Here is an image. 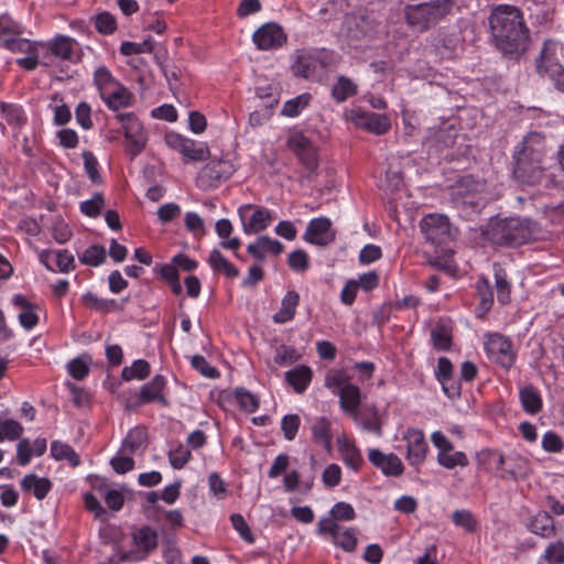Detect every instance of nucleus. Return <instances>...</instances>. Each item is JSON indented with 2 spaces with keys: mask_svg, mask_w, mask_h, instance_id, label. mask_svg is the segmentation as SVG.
Listing matches in <instances>:
<instances>
[{
  "mask_svg": "<svg viewBox=\"0 0 564 564\" xmlns=\"http://www.w3.org/2000/svg\"><path fill=\"white\" fill-rule=\"evenodd\" d=\"M489 26L495 45L502 54L517 57L527 50L529 30L518 8L498 6L489 15Z\"/></svg>",
  "mask_w": 564,
  "mask_h": 564,
  "instance_id": "nucleus-1",
  "label": "nucleus"
},
{
  "mask_svg": "<svg viewBox=\"0 0 564 564\" xmlns=\"http://www.w3.org/2000/svg\"><path fill=\"white\" fill-rule=\"evenodd\" d=\"M544 144L538 134L527 135L514 149L513 177L523 185L540 184L544 177Z\"/></svg>",
  "mask_w": 564,
  "mask_h": 564,
  "instance_id": "nucleus-2",
  "label": "nucleus"
},
{
  "mask_svg": "<svg viewBox=\"0 0 564 564\" xmlns=\"http://www.w3.org/2000/svg\"><path fill=\"white\" fill-rule=\"evenodd\" d=\"M454 0H408L403 7L406 24L416 32H426L451 13Z\"/></svg>",
  "mask_w": 564,
  "mask_h": 564,
  "instance_id": "nucleus-3",
  "label": "nucleus"
},
{
  "mask_svg": "<svg viewBox=\"0 0 564 564\" xmlns=\"http://www.w3.org/2000/svg\"><path fill=\"white\" fill-rule=\"evenodd\" d=\"M532 225L530 220L520 218L495 220L488 225L485 236L492 245L517 247L533 238Z\"/></svg>",
  "mask_w": 564,
  "mask_h": 564,
  "instance_id": "nucleus-4",
  "label": "nucleus"
},
{
  "mask_svg": "<svg viewBox=\"0 0 564 564\" xmlns=\"http://www.w3.org/2000/svg\"><path fill=\"white\" fill-rule=\"evenodd\" d=\"M325 387L339 398L340 409L357 419L361 403L359 387L351 383V377L344 369H332L325 376Z\"/></svg>",
  "mask_w": 564,
  "mask_h": 564,
  "instance_id": "nucleus-5",
  "label": "nucleus"
},
{
  "mask_svg": "<svg viewBox=\"0 0 564 564\" xmlns=\"http://www.w3.org/2000/svg\"><path fill=\"white\" fill-rule=\"evenodd\" d=\"M486 184L471 175H466L456 184L453 199L465 212L479 213L487 203Z\"/></svg>",
  "mask_w": 564,
  "mask_h": 564,
  "instance_id": "nucleus-6",
  "label": "nucleus"
},
{
  "mask_svg": "<svg viewBox=\"0 0 564 564\" xmlns=\"http://www.w3.org/2000/svg\"><path fill=\"white\" fill-rule=\"evenodd\" d=\"M556 46V41L545 40L539 56L534 59V66L539 75L549 76L554 87L564 93V66L555 58Z\"/></svg>",
  "mask_w": 564,
  "mask_h": 564,
  "instance_id": "nucleus-7",
  "label": "nucleus"
},
{
  "mask_svg": "<svg viewBox=\"0 0 564 564\" xmlns=\"http://www.w3.org/2000/svg\"><path fill=\"white\" fill-rule=\"evenodd\" d=\"M332 64V55L325 51L306 52L299 55L292 66L294 75L311 79L319 80L323 78Z\"/></svg>",
  "mask_w": 564,
  "mask_h": 564,
  "instance_id": "nucleus-8",
  "label": "nucleus"
},
{
  "mask_svg": "<svg viewBox=\"0 0 564 564\" xmlns=\"http://www.w3.org/2000/svg\"><path fill=\"white\" fill-rule=\"evenodd\" d=\"M116 119L122 124L127 140V151L131 159L142 152L147 143V132L140 119L133 112H120Z\"/></svg>",
  "mask_w": 564,
  "mask_h": 564,
  "instance_id": "nucleus-9",
  "label": "nucleus"
},
{
  "mask_svg": "<svg viewBox=\"0 0 564 564\" xmlns=\"http://www.w3.org/2000/svg\"><path fill=\"white\" fill-rule=\"evenodd\" d=\"M235 172L234 164L228 160H212L199 172L197 182L199 187L216 188L227 181Z\"/></svg>",
  "mask_w": 564,
  "mask_h": 564,
  "instance_id": "nucleus-10",
  "label": "nucleus"
},
{
  "mask_svg": "<svg viewBox=\"0 0 564 564\" xmlns=\"http://www.w3.org/2000/svg\"><path fill=\"white\" fill-rule=\"evenodd\" d=\"M76 41L66 35H56L48 42H41L42 65L52 66L54 58L72 61Z\"/></svg>",
  "mask_w": 564,
  "mask_h": 564,
  "instance_id": "nucleus-11",
  "label": "nucleus"
},
{
  "mask_svg": "<svg viewBox=\"0 0 564 564\" xmlns=\"http://www.w3.org/2000/svg\"><path fill=\"white\" fill-rule=\"evenodd\" d=\"M420 228L429 242L434 246H441L449 237L451 224L444 215L430 214L422 218Z\"/></svg>",
  "mask_w": 564,
  "mask_h": 564,
  "instance_id": "nucleus-12",
  "label": "nucleus"
},
{
  "mask_svg": "<svg viewBox=\"0 0 564 564\" xmlns=\"http://www.w3.org/2000/svg\"><path fill=\"white\" fill-rule=\"evenodd\" d=\"M238 214L242 221L243 231L247 235L263 231L273 219L269 209L256 207L251 204L240 206Z\"/></svg>",
  "mask_w": 564,
  "mask_h": 564,
  "instance_id": "nucleus-13",
  "label": "nucleus"
},
{
  "mask_svg": "<svg viewBox=\"0 0 564 564\" xmlns=\"http://www.w3.org/2000/svg\"><path fill=\"white\" fill-rule=\"evenodd\" d=\"M485 350L491 361L505 369L511 368L514 364L511 341L502 335H490L485 343Z\"/></svg>",
  "mask_w": 564,
  "mask_h": 564,
  "instance_id": "nucleus-14",
  "label": "nucleus"
},
{
  "mask_svg": "<svg viewBox=\"0 0 564 564\" xmlns=\"http://www.w3.org/2000/svg\"><path fill=\"white\" fill-rule=\"evenodd\" d=\"M253 43L261 51H270L282 47L288 36L284 30L274 22L261 25L252 35Z\"/></svg>",
  "mask_w": 564,
  "mask_h": 564,
  "instance_id": "nucleus-15",
  "label": "nucleus"
},
{
  "mask_svg": "<svg viewBox=\"0 0 564 564\" xmlns=\"http://www.w3.org/2000/svg\"><path fill=\"white\" fill-rule=\"evenodd\" d=\"M303 239L317 247H326L334 242L336 234L332 229V221L327 217L313 218L308 221Z\"/></svg>",
  "mask_w": 564,
  "mask_h": 564,
  "instance_id": "nucleus-16",
  "label": "nucleus"
},
{
  "mask_svg": "<svg viewBox=\"0 0 564 564\" xmlns=\"http://www.w3.org/2000/svg\"><path fill=\"white\" fill-rule=\"evenodd\" d=\"M368 459L384 476L399 477L404 471L402 460L393 453L384 454L378 448H371L368 453Z\"/></svg>",
  "mask_w": 564,
  "mask_h": 564,
  "instance_id": "nucleus-17",
  "label": "nucleus"
},
{
  "mask_svg": "<svg viewBox=\"0 0 564 564\" xmlns=\"http://www.w3.org/2000/svg\"><path fill=\"white\" fill-rule=\"evenodd\" d=\"M406 441V459L412 466L423 464L429 451V445L421 430H409L404 436Z\"/></svg>",
  "mask_w": 564,
  "mask_h": 564,
  "instance_id": "nucleus-18",
  "label": "nucleus"
},
{
  "mask_svg": "<svg viewBox=\"0 0 564 564\" xmlns=\"http://www.w3.org/2000/svg\"><path fill=\"white\" fill-rule=\"evenodd\" d=\"M529 473V459L518 453H509L503 457V466L499 473V478L503 480L523 479Z\"/></svg>",
  "mask_w": 564,
  "mask_h": 564,
  "instance_id": "nucleus-19",
  "label": "nucleus"
},
{
  "mask_svg": "<svg viewBox=\"0 0 564 564\" xmlns=\"http://www.w3.org/2000/svg\"><path fill=\"white\" fill-rule=\"evenodd\" d=\"M354 122L357 127L377 135L387 133L391 128L389 117L377 112H358L354 117Z\"/></svg>",
  "mask_w": 564,
  "mask_h": 564,
  "instance_id": "nucleus-20",
  "label": "nucleus"
},
{
  "mask_svg": "<svg viewBox=\"0 0 564 564\" xmlns=\"http://www.w3.org/2000/svg\"><path fill=\"white\" fill-rule=\"evenodd\" d=\"M290 149L310 170L317 166V152L313 143L303 134H296L289 140Z\"/></svg>",
  "mask_w": 564,
  "mask_h": 564,
  "instance_id": "nucleus-21",
  "label": "nucleus"
},
{
  "mask_svg": "<svg viewBox=\"0 0 564 564\" xmlns=\"http://www.w3.org/2000/svg\"><path fill=\"white\" fill-rule=\"evenodd\" d=\"M166 384L167 381L164 376H154L150 382L141 387V398H143L147 403L156 402L164 408L169 406L170 401L164 393Z\"/></svg>",
  "mask_w": 564,
  "mask_h": 564,
  "instance_id": "nucleus-22",
  "label": "nucleus"
},
{
  "mask_svg": "<svg viewBox=\"0 0 564 564\" xmlns=\"http://www.w3.org/2000/svg\"><path fill=\"white\" fill-rule=\"evenodd\" d=\"M12 303L20 308L18 319L21 326L26 330L33 329L40 321L37 314L39 306L31 303L25 296L20 294H15L12 297Z\"/></svg>",
  "mask_w": 564,
  "mask_h": 564,
  "instance_id": "nucleus-23",
  "label": "nucleus"
},
{
  "mask_svg": "<svg viewBox=\"0 0 564 564\" xmlns=\"http://www.w3.org/2000/svg\"><path fill=\"white\" fill-rule=\"evenodd\" d=\"M283 249L284 247L279 240L269 236H260L247 247L248 253L258 261H263L268 253L279 256Z\"/></svg>",
  "mask_w": 564,
  "mask_h": 564,
  "instance_id": "nucleus-24",
  "label": "nucleus"
},
{
  "mask_svg": "<svg viewBox=\"0 0 564 564\" xmlns=\"http://www.w3.org/2000/svg\"><path fill=\"white\" fill-rule=\"evenodd\" d=\"M529 530L543 539L554 538L557 533L555 521L546 511H540L530 519Z\"/></svg>",
  "mask_w": 564,
  "mask_h": 564,
  "instance_id": "nucleus-25",
  "label": "nucleus"
},
{
  "mask_svg": "<svg viewBox=\"0 0 564 564\" xmlns=\"http://www.w3.org/2000/svg\"><path fill=\"white\" fill-rule=\"evenodd\" d=\"M458 138L457 130L453 127H442L437 130H431L426 138L427 142L441 154L444 150L452 149Z\"/></svg>",
  "mask_w": 564,
  "mask_h": 564,
  "instance_id": "nucleus-26",
  "label": "nucleus"
},
{
  "mask_svg": "<svg viewBox=\"0 0 564 564\" xmlns=\"http://www.w3.org/2000/svg\"><path fill=\"white\" fill-rule=\"evenodd\" d=\"M23 491L32 494L37 500H43L52 489V481L36 474H28L21 480Z\"/></svg>",
  "mask_w": 564,
  "mask_h": 564,
  "instance_id": "nucleus-27",
  "label": "nucleus"
},
{
  "mask_svg": "<svg viewBox=\"0 0 564 564\" xmlns=\"http://www.w3.org/2000/svg\"><path fill=\"white\" fill-rule=\"evenodd\" d=\"M100 98L110 110L117 111L131 105L132 94L122 84H119L117 87L106 90Z\"/></svg>",
  "mask_w": 564,
  "mask_h": 564,
  "instance_id": "nucleus-28",
  "label": "nucleus"
},
{
  "mask_svg": "<svg viewBox=\"0 0 564 564\" xmlns=\"http://www.w3.org/2000/svg\"><path fill=\"white\" fill-rule=\"evenodd\" d=\"M132 540L138 551L148 555L158 546V533L149 525L141 527L132 533Z\"/></svg>",
  "mask_w": 564,
  "mask_h": 564,
  "instance_id": "nucleus-29",
  "label": "nucleus"
},
{
  "mask_svg": "<svg viewBox=\"0 0 564 564\" xmlns=\"http://www.w3.org/2000/svg\"><path fill=\"white\" fill-rule=\"evenodd\" d=\"M338 449L341 456L344 464L357 471L360 469L364 464V459L359 448L355 445L354 442L347 438H338Z\"/></svg>",
  "mask_w": 564,
  "mask_h": 564,
  "instance_id": "nucleus-30",
  "label": "nucleus"
},
{
  "mask_svg": "<svg viewBox=\"0 0 564 564\" xmlns=\"http://www.w3.org/2000/svg\"><path fill=\"white\" fill-rule=\"evenodd\" d=\"M300 303V295L296 291H288L283 296L280 310L273 315V321L278 324H284L292 321Z\"/></svg>",
  "mask_w": 564,
  "mask_h": 564,
  "instance_id": "nucleus-31",
  "label": "nucleus"
},
{
  "mask_svg": "<svg viewBox=\"0 0 564 564\" xmlns=\"http://www.w3.org/2000/svg\"><path fill=\"white\" fill-rule=\"evenodd\" d=\"M313 372L308 366L301 365L285 372L288 383L297 393H303L312 381Z\"/></svg>",
  "mask_w": 564,
  "mask_h": 564,
  "instance_id": "nucleus-32",
  "label": "nucleus"
},
{
  "mask_svg": "<svg viewBox=\"0 0 564 564\" xmlns=\"http://www.w3.org/2000/svg\"><path fill=\"white\" fill-rule=\"evenodd\" d=\"M312 438L313 442L323 446L326 451L332 449V429L330 422L325 416L315 419L312 425Z\"/></svg>",
  "mask_w": 564,
  "mask_h": 564,
  "instance_id": "nucleus-33",
  "label": "nucleus"
},
{
  "mask_svg": "<svg viewBox=\"0 0 564 564\" xmlns=\"http://www.w3.org/2000/svg\"><path fill=\"white\" fill-rule=\"evenodd\" d=\"M505 455L497 449H484L476 454L477 464L487 471L495 473L499 477L502 470Z\"/></svg>",
  "mask_w": 564,
  "mask_h": 564,
  "instance_id": "nucleus-34",
  "label": "nucleus"
},
{
  "mask_svg": "<svg viewBox=\"0 0 564 564\" xmlns=\"http://www.w3.org/2000/svg\"><path fill=\"white\" fill-rule=\"evenodd\" d=\"M519 398L523 410L534 415L542 409V398L539 390L532 384H528L520 389Z\"/></svg>",
  "mask_w": 564,
  "mask_h": 564,
  "instance_id": "nucleus-35",
  "label": "nucleus"
},
{
  "mask_svg": "<svg viewBox=\"0 0 564 564\" xmlns=\"http://www.w3.org/2000/svg\"><path fill=\"white\" fill-rule=\"evenodd\" d=\"M208 263L214 272L221 273L229 279H234L239 275V270L228 261L218 249H213L210 251Z\"/></svg>",
  "mask_w": 564,
  "mask_h": 564,
  "instance_id": "nucleus-36",
  "label": "nucleus"
},
{
  "mask_svg": "<svg viewBox=\"0 0 564 564\" xmlns=\"http://www.w3.org/2000/svg\"><path fill=\"white\" fill-rule=\"evenodd\" d=\"M357 94V85L348 77L341 75L332 88V97L336 102H344Z\"/></svg>",
  "mask_w": 564,
  "mask_h": 564,
  "instance_id": "nucleus-37",
  "label": "nucleus"
},
{
  "mask_svg": "<svg viewBox=\"0 0 564 564\" xmlns=\"http://www.w3.org/2000/svg\"><path fill=\"white\" fill-rule=\"evenodd\" d=\"M148 433L145 427L137 426L129 431L123 440L121 451L129 455L134 454L145 442Z\"/></svg>",
  "mask_w": 564,
  "mask_h": 564,
  "instance_id": "nucleus-38",
  "label": "nucleus"
},
{
  "mask_svg": "<svg viewBox=\"0 0 564 564\" xmlns=\"http://www.w3.org/2000/svg\"><path fill=\"white\" fill-rule=\"evenodd\" d=\"M51 455L56 460H67L73 467H77L80 464V458L74 448L59 441L51 443Z\"/></svg>",
  "mask_w": 564,
  "mask_h": 564,
  "instance_id": "nucleus-39",
  "label": "nucleus"
},
{
  "mask_svg": "<svg viewBox=\"0 0 564 564\" xmlns=\"http://www.w3.org/2000/svg\"><path fill=\"white\" fill-rule=\"evenodd\" d=\"M0 110L3 119L12 127H21L26 122L25 112L18 104L1 102Z\"/></svg>",
  "mask_w": 564,
  "mask_h": 564,
  "instance_id": "nucleus-40",
  "label": "nucleus"
},
{
  "mask_svg": "<svg viewBox=\"0 0 564 564\" xmlns=\"http://www.w3.org/2000/svg\"><path fill=\"white\" fill-rule=\"evenodd\" d=\"M83 302L87 307L101 313H108L121 308L116 300L102 299L91 292H87L83 295Z\"/></svg>",
  "mask_w": 564,
  "mask_h": 564,
  "instance_id": "nucleus-41",
  "label": "nucleus"
},
{
  "mask_svg": "<svg viewBox=\"0 0 564 564\" xmlns=\"http://www.w3.org/2000/svg\"><path fill=\"white\" fill-rule=\"evenodd\" d=\"M151 372L150 364L144 359H138L131 366H127L121 371V378L124 381L143 380L149 377Z\"/></svg>",
  "mask_w": 564,
  "mask_h": 564,
  "instance_id": "nucleus-42",
  "label": "nucleus"
},
{
  "mask_svg": "<svg viewBox=\"0 0 564 564\" xmlns=\"http://www.w3.org/2000/svg\"><path fill=\"white\" fill-rule=\"evenodd\" d=\"M4 47L12 53L33 54L35 51H42L41 42H32L23 37H10L3 43Z\"/></svg>",
  "mask_w": 564,
  "mask_h": 564,
  "instance_id": "nucleus-43",
  "label": "nucleus"
},
{
  "mask_svg": "<svg viewBox=\"0 0 564 564\" xmlns=\"http://www.w3.org/2000/svg\"><path fill=\"white\" fill-rule=\"evenodd\" d=\"M312 99L311 94L304 93L290 100H288L281 110V115L290 118L299 116L308 105Z\"/></svg>",
  "mask_w": 564,
  "mask_h": 564,
  "instance_id": "nucleus-44",
  "label": "nucleus"
},
{
  "mask_svg": "<svg viewBox=\"0 0 564 564\" xmlns=\"http://www.w3.org/2000/svg\"><path fill=\"white\" fill-rule=\"evenodd\" d=\"M94 84L96 85L99 95H104L106 90H110L117 87L120 83L111 75L110 70L100 66L95 70L94 74Z\"/></svg>",
  "mask_w": 564,
  "mask_h": 564,
  "instance_id": "nucleus-45",
  "label": "nucleus"
},
{
  "mask_svg": "<svg viewBox=\"0 0 564 564\" xmlns=\"http://www.w3.org/2000/svg\"><path fill=\"white\" fill-rule=\"evenodd\" d=\"M437 463L446 469H454L457 466H468L469 460L464 452L453 451L447 453H437Z\"/></svg>",
  "mask_w": 564,
  "mask_h": 564,
  "instance_id": "nucleus-46",
  "label": "nucleus"
},
{
  "mask_svg": "<svg viewBox=\"0 0 564 564\" xmlns=\"http://www.w3.org/2000/svg\"><path fill=\"white\" fill-rule=\"evenodd\" d=\"M431 340L436 350H449L452 347V333L446 326L437 325L431 330Z\"/></svg>",
  "mask_w": 564,
  "mask_h": 564,
  "instance_id": "nucleus-47",
  "label": "nucleus"
},
{
  "mask_svg": "<svg viewBox=\"0 0 564 564\" xmlns=\"http://www.w3.org/2000/svg\"><path fill=\"white\" fill-rule=\"evenodd\" d=\"M452 521L456 527L463 528L468 533H474L479 527L471 511L466 509L455 510L452 514Z\"/></svg>",
  "mask_w": 564,
  "mask_h": 564,
  "instance_id": "nucleus-48",
  "label": "nucleus"
},
{
  "mask_svg": "<svg viewBox=\"0 0 564 564\" xmlns=\"http://www.w3.org/2000/svg\"><path fill=\"white\" fill-rule=\"evenodd\" d=\"M355 423L360 425L364 430L376 434L377 436L382 435V426L377 410H372L369 416L362 415L360 411L357 412V419H352Z\"/></svg>",
  "mask_w": 564,
  "mask_h": 564,
  "instance_id": "nucleus-49",
  "label": "nucleus"
},
{
  "mask_svg": "<svg viewBox=\"0 0 564 564\" xmlns=\"http://www.w3.org/2000/svg\"><path fill=\"white\" fill-rule=\"evenodd\" d=\"M234 395L241 410L248 413H254L259 409V399L249 390L237 388L234 391Z\"/></svg>",
  "mask_w": 564,
  "mask_h": 564,
  "instance_id": "nucleus-50",
  "label": "nucleus"
},
{
  "mask_svg": "<svg viewBox=\"0 0 564 564\" xmlns=\"http://www.w3.org/2000/svg\"><path fill=\"white\" fill-rule=\"evenodd\" d=\"M106 260V249L99 245L88 247L80 256L79 261L83 264L98 267Z\"/></svg>",
  "mask_w": 564,
  "mask_h": 564,
  "instance_id": "nucleus-51",
  "label": "nucleus"
},
{
  "mask_svg": "<svg viewBox=\"0 0 564 564\" xmlns=\"http://www.w3.org/2000/svg\"><path fill=\"white\" fill-rule=\"evenodd\" d=\"M23 426L15 420L7 419L0 421V443L3 441H15L23 434Z\"/></svg>",
  "mask_w": 564,
  "mask_h": 564,
  "instance_id": "nucleus-52",
  "label": "nucleus"
},
{
  "mask_svg": "<svg viewBox=\"0 0 564 564\" xmlns=\"http://www.w3.org/2000/svg\"><path fill=\"white\" fill-rule=\"evenodd\" d=\"M94 26L100 34L109 35L117 30L116 18L108 11H102L93 18Z\"/></svg>",
  "mask_w": 564,
  "mask_h": 564,
  "instance_id": "nucleus-53",
  "label": "nucleus"
},
{
  "mask_svg": "<svg viewBox=\"0 0 564 564\" xmlns=\"http://www.w3.org/2000/svg\"><path fill=\"white\" fill-rule=\"evenodd\" d=\"M182 154L192 161H205L209 158V149L204 143L188 139Z\"/></svg>",
  "mask_w": 564,
  "mask_h": 564,
  "instance_id": "nucleus-54",
  "label": "nucleus"
},
{
  "mask_svg": "<svg viewBox=\"0 0 564 564\" xmlns=\"http://www.w3.org/2000/svg\"><path fill=\"white\" fill-rule=\"evenodd\" d=\"M154 48V42L151 37L145 39L141 43L124 41L120 45V53L126 56L142 53H151Z\"/></svg>",
  "mask_w": 564,
  "mask_h": 564,
  "instance_id": "nucleus-55",
  "label": "nucleus"
},
{
  "mask_svg": "<svg viewBox=\"0 0 564 564\" xmlns=\"http://www.w3.org/2000/svg\"><path fill=\"white\" fill-rule=\"evenodd\" d=\"M105 206V199L101 193H95L91 199L84 200L79 205L80 212L88 216L96 218L100 215Z\"/></svg>",
  "mask_w": 564,
  "mask_h": 564,
  "instance_id": "nucleus-56",
  "label": "nucleus"
},
{
  "mask_svg": "<svg viewBox=\"0 0 564 564\" xmlns=\"http://www.w3.org/2000/svg\"><path fill=\"white\" fill-rule=\"evenodd\" d=\"M334 543L346 552H352L357 546L356 531L352 528L345 529L343 532L338 531L337 535L333 538Z\"/></svg>",
  "mask_w": 564,
  "mask_h": 564,
  "instance_id": "nucleus-57",
  "label": "nucleus"
},
{
  "mask_svg": "<svg viewBox=\"0 0 564 564\" xmlns=\"http://www.w3.org/2000/svg\"><path fill=\"white\" fill-rule=\"evenodd\" d=\"M495 280L497 300L501 305H506L510 301V283L508 282L506 274L502 270L496 271Z\"/></svg>",
  "mask_w": 564,
  "mask_h": 564,
  "instance_id": "nucleus-58",
  "label": "nucleus"
},
{
  "mask_svg": "<svg viewBox=\"0 0 564 564\" xmlns=\"http://www.w3.org/2000/svg\"><path fill=\"white\" fill-rule=\"evenodd\" d=\"M301 425V419L297 414H286L281 420V430L283 436L288 441H293L296 437Z\"/></svg>",
  "mask_w": 564,
  "mask_h": 564,
  "instance_id": "nucleus-59",
  "label": "nucleus"
},
{
  "mask_svg": "<svg viewBox=\"0 0 564 564\" xmlns=\"http://www.w3.org/2000/svg\"><path fill=\"white\" fill-rule=\"evenodd\" d=\"M191 457V451L182 444L169 452L170 464L175 469H182L188 463Z\"/></svg>",
  "mask_w": 564,
  "mask_h": 564,
  "instance_id": "nucleus-60",
  "label": "nucleus"
},
{
  "mask_svg": "<svg viewBox=\"0 0 564 564\" xmlns=\"http://www.w3.org/2000/svg\"><path fill=\"white\" fill-rule=\"evenodd\" d=\"M289 267L296 272H305L310 268L308 256L304 250H295L289 254Z\"/></svg>",
  "mask_w": 564,
  "mask_h": 564,
  "instance_id": "nucleus-61",
  "label": "nucleus"
},
{
  "mask_svg": "<svg viewBox=\"0 0 564 564\" xmlns=\"http://www.w3.org/2000/svg\"><path fill=\"white\" fill-rule=\"evenodd\" d=\"M54 265L59 272L67 273L75 269L74 256L67 250L55 251Z\"/></svg>",
  "mask_w": 564,
  "mask_h": 564,
  "instance_id": "nucleus-62",
  "label": "nucleus"
},
{
  "mask_svg": "<svg viewBox=\"0 0 564 564\" xmlns=\"http://www.w3.org/2000/svg\"><path fill=\"white\" fill-rule=\"evenodd\" d=\"M230 521L235 530L239 533L240 538L247 543L254 542V535L251 532L250 527L246 522L245 518L241 514L234 513L230 517Z\"/></svg>",
  "mask_w": 564,
  "mask_h": 564,
  "instance_id": "nucleus-63",
  "label": "nucleus"
},
{
  "mask_svg": "<svg viewBox=\"0 0 564 564\" xmlns=\"http://www.w3.org/2000/svg\"><path fill=\"white\" fill-rule=\"evenodd\" d=\"M208 487H209V491L218 500H223L227 497V494H228L227 485L218 473L213 471L208 476Z\"/></svg>",
  "mask_w": 564,
  "mask_h": 564,
  "instance_id": "nucleus-64",
  "label": "nucleus"
}]
</instances>
